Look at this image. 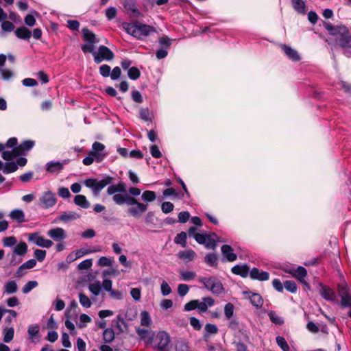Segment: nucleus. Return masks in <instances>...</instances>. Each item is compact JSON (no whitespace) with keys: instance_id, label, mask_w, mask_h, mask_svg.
<instances>
[{"instance_id":"obj_26","label":"nucleus","mask_w":351,"mask_h":351,"mask_svg":"<svg viewBox=\"0 0 351 351\" xmlns=\"http://www.w3.org/2000/svg\"><path fill=\"white\" fill-rule=\"evenodd\" d=\"M10 217L16 221L18 223H22L25 221V214L24 212L21 209H14L10 213Z\"/></svg>"},{"instance_id":"obj_11","label":"nucleus","mask_w":351,"mask_h":351,"mask_svg":"<svg viewBox=\"0 0 351 351\" xmlns=\"http://www.w3.org/2000/svg\"><path fill=\"white\" fill-rule=\"evenodd\" d=\"M105 146L99 142H95L92 145L90 155L94 156L97 162H101L106 156L104 152Z\"/></svg>"},{"instance_id":"obj_48","label":"nucleus","mask_w":351,"mask_h":351,"mask_svg":"<svg viewBox=\"0 0 351 351\" xmlns=\"http://www.w3.org/2000/svg\"><path fill=\"white\" fill-rule=\"evenodd\" d=\"M128 75L131 80H136L140 77L141 72L137 67L133 66L128 69Z\"/></svg>"},{"instance_id":"obj_38","label":"nucleus","mask_w":351,"mask_h":351,"mask_svg":"<svg viewBox=\"0 0 351 351\" xmlns=\"http://www.w3.org/2000/svg\"><path fill=\"white\" fill-rule=\"evenodd\" d=\"M114 339V332L112 328H106L103 332V339L106 343H110Z\"/></svg>"},{"instance_id":"obj_52","label":"nucleus","mask_w":351,"mask_h":351,"mask_svg":"<svg viewBox=\"0 0 351 351\" xmlns=\"http://www.w3.org/2000/svg\"><path fill=\"white\" fill-rule=\"evenodd\" d=\"M216 279L213 278H206V277H201L199 278V281L204 284V287L210 290L212 287V284L214 283Z\"/></svg>"},{"instance_id":"obj_34","label":"nucleus","mask_w":351,"mask_h":351,"mask_svg":"<svg viewBox=\"0 0 351 351\" xmlns=\"http://www.w3.org/2000/svg\"><path fill=\"white\" fill-rule=\"evenodd\" d=\"M217 235L215 234H206V242L204 243V245L208 249H215L217 246L215 239Z\"/></svg>"},{"instance_id":"obj_29","label":"nucleus","mask_w":351,"mask_h":351,"mask_svg":"<svg viewBox=\"0 0 351 351\" xmlns=\"http://www.w3.org/2000/svg\"><path fill=\"white\" fill-rule=\"evenodd\" d=\"M15 34L19 38L28 40L31 37L32 33L27 27H21L16 29Z\"/></svg>"},{"instance_id":"obj_44","label":"nucleus","mask_w":351,"mask_h":351,"mask_svg":"<svg viewBox=\"0 0 351 351\" xmlns=\"http://www.w3.org/2000/svg\"><path fill=\"white\" fill-rule=\"evenodd\" d=\"M210 291L214 294L219 295L223 292V287L219 280H215Z\"/></svg>"},{"instance_id":"obj_45","label":"nucleus","mask_w":351,"mask_h":351,"mask_svg":"<svg viewBox=\"0 0 351 351\" xmlns=\"http://www.w3.org/2000/svg\"><path fill=\"white\" fill-rule=\"evenodd\" d=\"M234 306L232 303H227L224 306V314L227 319H230L234 315Z\"/></svg>"},{"instance_id":"obj_21","label":"nucleus","mask_w":351,"mask_h":351,"mask_svg":"<svg viewBox=\"0 0 351 351\" xmlns=\"http://www.w3.org/2000/svg\"><path fill=\"white\" fill-rule=\"evenodd\" d=\"M64 167V163L58 161H51L46 164V170L49 173H56L60 171Z\"/></svg>"},{"instance_id":"obj_14","label":"nucleus","mask_w":351,"mask_h":351,"mask_svg":"<svg viewBox=\"0 0 351 351\" xmlns=\"http://www.w3.org/2000/svg\"><path fill=\"white\" fill-rule=\"evenodd\" d=\"M80 217V215L73 211L63 212L61 215L57 217L53 222L57 223L59 221H63L64 223H69L70 221L76 220Z\"/></svg>"},{"instance_id":"obj_1","label":"nucleus","mask_w":351,"mask_h":351,"mask_svg":"<svg viewBox=\"0 0 351 351\" xmlns=\"http://www.w3.org/2000/svg\"><path fill=\"white\" fill-rule=\"evenodd\" d=\"M324 27L329 32L331 38L330 43H334L344 50V54L351 58V34L345 25H332L328 22L324 23Z\"/></svg>"},{"instance_id":"obj_55","label":"nucleus","mask_w":351,"mask_h":351,"mask_svg":"<svg viewBox=\"0 0 351 351\" xmlns=\"http://www.w3.org/2000/svg\"><path fill=\"white\" fill-rule=\"evenodd\" d=\"M27 332L30 338H33L39 332V326L38 324H32L28 326Z\"/></svg>"},{"instance_id":"obj_9","label":"nucleus","mask_w":351,"mask_h":351,"mask_svg":"<svg viewBox=\"0 0 351 351\" xmlns=\"http://www.w3.org/2000/svg\"><path fill=\"white\" fill-rule=\"evenodd\" d=\"M28 241L33 242L36 245L41 247L49 248L53 244V241L49 239H45L39 235L38 232H33L27 234Z\"/></svg>"},{"instance_id":"obj_59","label":"nucleus","mask_w":351,"mask_h":351,"mask_svg":"<svg viewBox=\"0 0 351 351\" xmlns=\"http://www.w3.org/2000/svg\"><path fill=\"white\" fill-rule=\"evenodd\" d=\"M110 66L108 64H103L99 67V73L104 77L110 76Z\"/></svg>"},{"instance_id":"obj_47","label":"nucleus","mask_w":351,"mask_h":351,"mask_svg":"<svg viewBox=\"0 0 351 351\" xmlns=\"http://www.w3.org/2000/svg\"><path fill=\"white\" fill-rule=\"evenodd\" d=\"M3 341L5 343H9L13 339L14 330L13 328H7L3 330Z\"/></svg>"},{"instance_id":"obj_24","label":"nucleus","mask_w":351,"mask_h":351,"mask_svg":"<svg viewBox=\"0 0 351 351\" xmlns=\"http://www.w3.org/2000/svg\"><path fill=\"white\" fill-rule=\"evenodd\" d=\"M232 272L242 277H247L249 274V267L246 265H237L232 268Z\"/></svg>"},{"instance_id":"obj_63","label":"nucleus","mask_w":351,"mask_h":351,"mask_svg":"<svg viewBox=\"0 0 351 351\" xmlns=\"http://www.w3.org/2000/svg\"><path fill=\"white\" fill-rule=\"evenodd\" d=\"M161 293L164 296L168 295L171 293V289L166 281H163L160 287Z\"/></svg>"},{"instance_id":"obj_53","label":"nucleus","mask_w":351,"mask_h":351,"mask_svg":"<svg viewBox=\"0 0 351 351\" xmlns=\"http://www.w3.org/2000/svg\"><path fill=\"white\" fill-rule=\"evenodd\" d=\"M205 262L210 266L217 265V257L215 254L210 253L205 256Z\"/></svg>"},{"instance_id":"obj_23","label":"nucleus","mask_w":351,"mask_h":351,"mask_svg":"<svg viewBox=\"0 0 351 351\" xmlns=\"http://www.w3.org/2000/svg\"><path fill=\"white\" fill-rule=\"evenodd\" d=\"M82 34L83 40L86 42L92 43H97L99 42L95 34L87 28L82 29Z\"/></svg>"},{"instance_id":"obj_40","label":"nucleus","mask_w":351,"mask_h":351,"mask_svg":"<svg viewBox=\"0 0 351 351\" xmlns=\"http://www.w3.org/2000/svg\"><path fill=\"white\" fill-rule=\"evenodd\" d=\"M268 316L271 322L276 325H282L284 324L282 317L278 316L274 311H270L268 312Z\"/></svg>"},{"instance_id":"obj_57","label":"nucleus","mask_w":351,"mask_h":351,"mask_svg":"<svg viewBox=\"0 0 351 351\" xmlns=\"http://www.w3.org/2000/svg\"><path fill=\"white\" fill-rule=\"evenodd\" d=\"M174 206L170 202H165L161 205L162 211L165 213H169L173 210Z\"/></svg>"},{"instance_id":"obj_60","label":"nucleus","mask_w":351,"mask_h":351,"mask_svg":"<svg viewBox=\"0 0 351 351\" xmlns=\"http://www.w3.org/2000/svg\"><path fill=\"white\" fill-rule=\"evenodd\" d=\"M16 243V239L14 237H7L3 239V244L5 247H12Z\"/></svg>"},{"instance_id":"obj_49","label":"nucleus","mask_w":351,"mask_h":351,"mask_svg":"<svg viewBox=\"0 0 351 351\" xmlns=\"http://www.w3.org/2000/svg\"><path fill=\"white\" fill-rule=\"evenodd\" d=\"M38 286V282L36 280H30L28 281L22 289V291L23 293H28L33 289L36 288Z\"/></svg>"},{"instance_id":"obj_43","label":"nucleus","mask_w":351,"mask_h":351,"mask_svg":"<svg viewBox=\"0 0 351 351\" xmlns=\"http://www.w3.org/2000/svg\"><path fill=\"white\" fill-rule=\"evenodd\" d=\"M79 301L80 304L84 308H90L91 306V301L90 298L83 293H79Z\"/></svg>"},{"instance_id":"obj_17","label":"nucleus","mask_w":351,"mask_h":351,"mask_svg":"<svg viewBox=\"0 0 351 351\" xmlns=\"http://www.w3.org/2000/svg\"><path fill=\"white\" fill-rule=\"evenodd\" d=\"M215 304V300L210 297L203 298L202 301L197 300V309L201 312H206L208 307H211Z\"/></svg>"},{"instance_id":"obj_61","label":"nucleus","mask_w":351,"mask_h":351,"mask_svg":"<svg viewBox=\"0 0 351 351\" xmlns=\"http://www.w3.org/2000/svg\"><path fill=\"white\" fill-rule=\"evenodd\" d=\"M93 265L92 259H86L82 261L77 266L78 269L84 270L91 267Z\"/></svg>"},{"instance_id":"obj_31","label":"nucleus","mask_w":351,"mask_h":351,"mask_svg":"<svg viewBox=\"0 0 351 351\" xmlns=\"http://www.w3.org/2000/svg\"><path fill=\"white\" fill-rule=\"evenodd\" d=\"M20 153L21 152H19L16 148L14 147L10 151H3L2 152L1 157L3 160L10 161L16 158V156H20Z\"/></svg>"},{"instance_id":"obj_7","label":"nucleus","mask_w":351,"mask_h":351,"mask_svg":"<svg viewBox=\"0 0 351 351\" xmlns=\"http://www.w3.org/2000/svg\"><path fill=\"white\" fill-rule=\"evenodd\" d=\"M94 61L96 64H100L104 60L110 61L114 57V53L107 47L101 45L98 51L94 54Z\"/></svg>"},{"instance_id":"obj_27","label":"nucleus","mask_w":351,"mask_h":351,"mask_svg":"<svg viewBox=\"0 0 351 351\" xmlns=\"http://www.w3.org/2000/svg\"><path fill=\"white\" fill-rule=\"evenodd\" d=\"M132 196L127 194L122 195L118 193L113 195L112 199L118 205H122L123 204L128 205L130 202L129 199H132Z\"/></svg>"},{"instance_id":"obj_54","label":"nucleus","mask_w":351,"mask_h":351,"mask_svg":"<svg viewBox=\"0 0 351 351\" xmlns=\"http://www.w3.org/2000/svg\"><path fill=\"white\" fill-rule=\"evenodd\" d=\"M95 44L92 43L87 42L86 44L83 45L82 46V50L84 53H91L93 56H94V54L95 53L96 51L95 50Z\"/></svg>"},{"instance_id":"obj_58","label":"nucleus","mask_w":351,"mask_h":351,"mask_svg":"<svg viewBox=\"0 0 351 351\" xmlns=\"http://www.w3.org/2000/svg\"><path fill=\"white\" fill-rule=\"evenodd\" d=\"M2 20L1 29L3 32H11L14 29V25L10 21Z\"/></svg>"},{"instance_id":"obj_6","label":"nucleus","mask_w":351,"mask_h":351,"mask_svg":"<svg viewBox=\"0 0 351 351\" xmlns=\"http://www.w3.org/2000/svg\"><path fill=\"white\" fill-rule=\"evenodd\" d=\"M338 294L341 298L340 305L342 308H348L351 305V291L344 282L337 286Z\"/></svg>"},{"instance_id":"obj_19","label":"nucleus","mask_w":351,"mask_h":351,"mask_svg":"<svg viewBox=\"0 0 351 351\" xmlns=\"http://www.w3.org/2000/svg\"><path fill=\"white\" fill-rule=\"evenodd\" d=\"M221 252L228 261H234L237 258V255L233 253V249L228 245H223L221 247Z\"/></svg>"},{"instance_id":"obj_10","label":"nucleus","mask_w":351,"mask_h":351,"mask_svg":"<svg viewBox=\"0 0 351 351\" xmlns=\"http://www.w3.org/2000/svg\"><path fill=\"white\" fill-rule=\"evenodd\" d=\"M56 197L51 191L45 192L39 198L40 206L44 208H49L56 203Z\"/></svg>"},{"instance_id":"obj_12","label":"nucleus","mask_w":351,"mask_h":351,"mask_svg":"<svg viewBox=\"0 0 351 351\" xmlns=\"http://www.w3.org/2000/svg\"><path fill=\"white\" fill-rule=\"evenodd\" d=\"M99 251V250L81 248L70 253L66 257V261L68 263H72L84 255L90 254Z\"/></svg>"},{"instance_id":"obj_13","label":"nucleus","mask_w":351,"mask_h":351,"mask_svg":"<svg viewBox=\"0 0 351 351\" xmlns=\"http://www.w3.org/2000/svg\"><path fill=\"white\" fill-rule=\"evenodd\" d=\"M47 235L56 242H61L66 238V231L62 228L50 229L47 232Z\"/></svg>"},{"instance_id":"obj_64","label":"nucleus","mask_w":351,"mask_h":351,"mask_svg":"<svg viewBox=\"0 0 351 351\" xmlns=\"http://www.w3.org/2000/svg\"><path fill=\"white\" fill-rule=\"evenodd\" d=\"M46 254L45 250L36 249L34 251V256L39 262H42L45 258Z\"/></svg>"},{"instance_id":"obj_3","label":"nucleus","mask_w":351,"mask_h":351,"mask_svg":"<svg viewBox=\"0 0 351 351\" xmlns=\"http://www.w3.org/2000/svg\"><path fill=\"white\" fill-rule=\"evenodd\" d=\"M112 181V178L106 176L103 179L98 180L95 178H88L83 181V184L92 190L94 195H99L100 191Z\"/></svg>"},{"instance_id":"obj_28","label":"nucleus","mask_w":351,"mask_h":351,"mask_svg":"<svg viewBox=\"0 0 351 351\" xmlns=\"http://www.w3.org/2000/svg\"><path fill=\"white\" fill-rule=\"evenodd\" d=\"M34 145V142L32 141H25L23 142L21 145L16 147V149L20 153L21 155H23L26 152L29 151Z\"/></svg>"},{"instance_id":"obj_36","label":"nucleus","mask_w":351,"mask_h":351,"mask_svg":"<svg viewBox=\"0 0 351 351\" xmlns=\"http://www.w3.org/2000/svg\"><path fill=\"white\" fill-rule=\"evenodd\" d=\"M123 6L128 12L138 13L136 8L134 0H124Z\"/></svg>"},{"instance_id":"obj_35","label":"nucleus","mask_w":351,"mask_h":351,"mask_svg":"<svg viewBox=\"0 0 351 351\" xmlns=\"http://www.w3.org/2000/svg\"><path fill=\"white\" fill-rule=\"evenodd\" d=\"M156 193L152 191H145L141 195V199L145 202H152L156 200Z\"/></svg>"},{"instance_id":"obj_42","label":"nucleus","mask_w":351,"mask_h":351,"mask_svg":"<svg viewBox=\"0 0 351 351\" xmlns=\"http://www.w3.org/2000/svg\"><path fill=\"white\" fill-rule=\"evenodd\" d=\"M152 323L150 315L147 311H143L141 313V324L143 326H149Z\"/></svg>"},{"instance_id":"obj_50","label":"nucleus","mask_w":351,"mask_h":351,"mask_svg":"<svg viewBox=\"0 0 351 351\" xmlns=\"http://www.w3.org/2000/svg\"><path fill=\"white\" fill-rule=\"evenodd\" d=\"M276 343L278 346L283 350V351H289L290 348L286 341L285 339L282 337L278 336L276 338Z\"/></svg>"},{"instance_id":"obj_4","label":"nucleus","mask_w":351,"mask_h":351,"mask_svg":"<svg viewBox=\"0 0 351 351\" xmlns=\"http://www.w3.org/2000/svg\"><path fill=\"white\" fill-rule=\"evenodd\" d=\"M130 202L128 206L130 207L128 209V213L134 217L139 218L147 210V204L138 202L135 197H132L129 199Z\"/></svg>"},{"instance_id":"obj_56","label":"nucleus","mask_w":351,"mask_h":351,"mask_svg":"<svg viewBox=\"0 0 351 351\" xmlns=\"http://www.w3.org/2000/svg\"><path fill=\"white\" fill-rule=\"evenodd\" d=\"M285 288L291 293H295L297 291V285L295 282L292 280H287L284 283Z\"/></svg>"},{"instance_id":"obj_37","label":"nucleus","mask_w":351,"mask_h":351,"mask_svg":"<svg viewBox=\"0 0 351 351\" xmlns=\"http://www.w3.org/2000/svg\"><path fill=\"white\" fill-rule=\"evenodd\" d=\"M18 169V166L14 162H6L3 165V173L8 174L15 172Z\"/></svg>"},{"instance_id":"obj_2","label":"nucleus","mask_w":351,"mask_h":351,"mask_svg":"<svg viewBox=\"0 0 351 351\" xmlns=\"http://www.w3.org/2000/svg\"><path fill=\"white\" fill-rule=\"evenodd\" d=\"M122 25L123 28L128 34L138 39L143 36H147L152 32H155L153 27L138 23H123Z\"/></svg>"},{"instance_id":"obj_51","label":"nucleus","mask_w":351,"mask_h":351,"mask_svg":"<svg viewBox=\"0 0 351 351\" xmlns=\"http://www.w3.org/2000/svg\"><path fill=\"white\" fill-rule=\"evenodd\" d=\"M113 262V258L107 256H101L98 260L97 264L100 267H109L111 266Z\"/></svg>"},{"instance_id":"obj_18","label":"nucleus","mask_w":351,"mask_h":351,"mask_svg":"<svg viewBox=\"0 0 351 351\" xmlns=\"http://www.w3.org/2000/svg\"><path fill=\"white\" fill-rule=\"evenodd\" d=\"M244 294L247 295L250 300L251 304L256 308L262 307L263 304V300L261 295L258 293H252L251 292H245Z\"/></svg>"},{"instance_id":"obj_62","label":"nucleus","mask_w":351,"mask_h":351,"mask_svg":"<svg viewBox=\"0 0 351 351\" xmlns=\"http://www.w3.org/2000/svg\"><path fill=\"white\" fill-rule=\"evenodd\" d=\"M189 291V287L186 284H180L178 287V295L181 297L186 295Z\"/></svg>"},{"instance_id":"obj_22","label":"nucleus","mask_w":351,"mask_h":351,"mask_svg":"<svg viewBox=\"0 0 351 351\" xmlns=\"http://www.w3.org/2000/svg\"><path fill=\"white\" fill-rule=\"evenodd\" d=\"M281 48L282 51L285 52V53L293 61H298L300 60V56L298 53V52L294 50L293 49L291 48L289 46H287L285 45H282L281 46Z\"/></svg>"},{"instance_id":"obj_41","label":"nucleus","mask_w":351,"mask_h":351,"mask_svg":"<svg viewBox=\"0 0 351 351\" xmlns=\"http://www.w3.org/2000/svg\"><path fill=\"white\" fill-rule=\"evenodd\" d=\"M293 8L300 13H304L305 3L302 0H291Z\"/></svg>"},{"instance_id":"obj_32","label":"nucleus","mask_w":351,"mask_h":351,"mask_svg":"<svg viewBox=\"0 0 351 351\" xmlns=\"http://www.w3.org/2000/svg\"><path fill=\"white\" fill-rule=\"evenodd\" d=\"M17 289V284L14 280H8L4 285V292L7 294L14 293Z\"/></svg>"},{"instance_id":"obj_8","label":"nucleus","mask_w":351,"mask_h":351,"mask_svg":"<svg viewBox=\"0 0 351 351\" xmlns=\"http://www.w3.org/2000/svg\"><path fill=\"white\" fill-rule=\"evenodd\" d=\"M286 272L290 274L292 276L298 279L307 289H310L309 284L305 280V278L307 276V271L304 267L299 266L297 268H291L286 270Z\"/></svg>"},{"instance_id":"obj_16","label":"nucleus","mask_w":351,"mask_h":351,"mask_svg":"<svg viewBox=\"0 0 351 351\" xmlns=\"http://www.w3.org/2000/svg\"><path fill=\"white\" fill-rule=\"evenodd\" d=\"M250 276L254 280L265 281L269 278V274L267 271H261L254 267L250 271Z\"/></svg>"},{"instance_id":"obj_20","label":"nucleus","mask_w":351,"mask_h":351,"mask_svg":"<svg viewBox=\"0 0 351 351\" xmlns=\"http://www.w3.org/2000/svg\"><path fill=\"white\" fill-rule=\"evenodd\" d=\"M196 256L195 252L193 250H187L184 251H180L178 254V258L183 260L186 262L193 261Z\"/></svg>"},{"instance_id":"obj_33","label":"nucleus","mask_w":351,"mask_h":351,"mask_svg":"<svg viewBox=\"0 0 351 351\" xmlns=\"http://www.w3.org/2000/svg\"><path fill=\"white\" fill-rule=\"evenodd\" d=\"M180 279L183 281H191L195 278L196 273L193 271H180Z\"/></svg>"},{"instance_id":"obj_25","label":"nucleus","mask_w":351,"mask_h":351,"mask_svg":"<svg viewBox=\"0 0 351 351\" xmlns=\"http://www.w3.org/2000/svg\"><path fill=\"white\" fill-rule=\"evenodd\" d=\"M73 202L76 205L83 208H88L90 206V202L87 200L86 196L83 195H75Z\"/></svg>"},{"instance_id":"obj_5","label":"nucleus","mask_w":351,"mask_h":351,"mask_svg":"<svg viewBox=\"0 0 351 351\" xmlns=\"http://www.w3.org/2000/svg\"><path fill=\"white\" fill-rule=\"evenodd\" d=\"M154 348L158 351H169L170 337L165 331H160L153 339Z\"/></svg>"},{"instance_id":"obj_39","label":"nucleus","mask_w":351,"mask_h":351,"mask_svg":"<svg viewBox=\"0 0 351 351\" xmlns=\"http://www.w3.org/2000/svg\"><path fill=\"white\" fill-rule=\"evenodd\" d=\"M187 235L185 232H181L178 234L174 239V242L177 244H180L182 247H185L186 245Z\"/></svg>"},{"instance_id":"obj_15","label":"nucleus","mask_w":351,"mask_h":351,"mask_svg":"<svg viewBox=\"0 0 351 351\" xmlns=\"http://www.w3.org/2000/svg\"><path fill=\"white\" fill-rule=\"evenodd\" d=\"M319 293L328 301H335L336 300V294L335 291L330 287L322 284L320 285Z\"/></svg>"},{"instance_id":"obj_30","label":"nucleus","mask_w":351,"mask_h":351,"mask_svg":"<svg viewBox=\"0 0 351 351\" xmlns=\"http://www.w3.org/2000/svg\"><path fill=\"white\" fill-rule=\"evenodd\" d=\"M27 252V245L25 242H20L13 249V253L15 255L23 256Z\"/></svg>"},{"instance_id":"obj_46","label":"nucleus","mask_w":351,"mask_h":351,"mask_svg":"<svg viewBox=\"0 0 351 351\" xmlns=\"http://www.w3.org/2000/svg\"><path fill=\"white\" fill-rule=\"evenodd\" d=\"M88 289L94 295L97 296L101 289V283L99 282L90 283L88 285Z\"/></svg>"}]
</instances>
